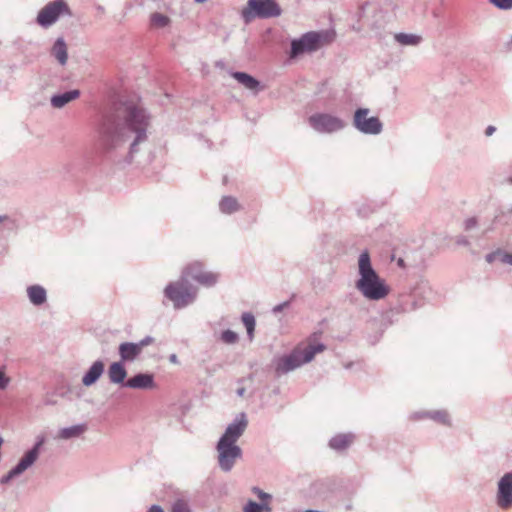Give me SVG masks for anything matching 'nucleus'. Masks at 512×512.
<instances>
[{"instance_id": "9", "label": "nucleus", "mask_w": 512, "mask_h": 512, "mask_svg": "<svg viewBox=\"0 0 512 512\" xmlns=\"http://www.w3.org/2000/svg\"><path fill=\"white\" fill-rule=\"evenodd\" d=\"M61 15H71V10L64 0H54L46 4L39 12L36 22L43 28H48L57 22Z\"/></svg>"}, {"instance_id": "48", "label": "nucleus", "mask_w": 512, "mask_h": 512, "mask_svg": "<svg viewBox=\"0 0 512 512\" xmlns=\"http://www.w3.org/2000/svg\"><path fill=\"white\" fill-rule=\"evenodd\" d=\"M196 3H204L206 2L207 0H194Z\"/></svg>"}, {"instance_id": "22", "label": "nucleus", "mask_w": 512, "mask_h": 512, "mask_svg": "<svg viewBox=\"0 0 512 512\" xmlns=\"http://www.w3.org/2000/svg\"><path fill=\"white\" fill-rule=\"evenodd\" d=\"M241 209V204L233 196H223L219 201V210L223 214L230 215L240 211Z\"/></svg>"}, {"instance_id": "8", "label": "nucleus", "mask_w": 512, "mask_h": 512, "mask_svg": "<svg viewBox=\"0 0 512 512\" xmlns=\"http://www.w3.org/2000/svg\"><path fill=\"white\" fill-rule=\"evenodd\" d=\"M44 443L45 437L43 435L38 436L32 448L26 451L19 462L7 474L1 477L0 483L8 484L12 479L20 476L29 469L38 459Z\"/></svg>"}, {"instance_id": "10", "label": "nucleus", "mask_w": 512, "mask_h": 512, "mask_svg": "<svg viewBox=\"0 0 512 512\" xmlns=\"http://www.w3.org/2000/svg\"><path fill=\"white\" fill-rule=\"evenodd\" d=\"M309 125L318 133L332 134L343 130L346 122L329 113H315L308 118Z\"/></svg>"}, {"instance_id": "16", "label": "nucleus", "mask_w": 512, "mask_h": 512, "mask_svg": "<svg viewBox=\"0 0 512 512\" xmlns=\"http://www.w3.org/2000/svg\"><path fill=\"white\" fill-rule=\"evenodd\" d=\"M87 431L85 423L60 428L55 436L58 440H71L81 437Z\"/></svg>"}, {"instance_id": "39", "label": "nucleus", "mask_w": 512, "mask_h": 512, "mask_svg": "<svg viewBox=\"0 0 512 512\" xmlns=\"http://www.w3.org/2000/svg\"><path fill=\"white\" fill-rule=\"evenodd\" d=\"M44 404L47 406H54L57 404V400H55L53 396L47 395L44 399Z\"/></svg>"}, {"instance_id": "44", "label": "nucleus", "mask_w": 512, "mask_h": 512, "mask_svg": "<svg viewBox=\"0 0 512 512\" xmlns=\"http://www.w3.org/2000/svg\"><path fill=\"white\" fill-rule=\"evenodd\" d=\"M246 389L244 387H240L236 390V394L239 397H243L245 395Z\"/></svg>"}, {"instance_id": "33", "label": "nucleus", "mask_w": 512, "mask_h": 512, "mask_svg": "<svg viewBox=\"0 0 512 512\" xmlns=\"http://www.w3.org/2000/svg\"><path fill=\"white\" fill-rule=\"evenodd\" d=\"M253 492L258 496V498L261 500V501H268V500H271L272 499V496L269 494V493H266L264 491H262L260 488L258 487H254L253 488Z\"/></svg>"}, {"instance_id": "45", "label": "nucleus", "mask_w": 512, "mask_h": 512, "mask_svg": "<svg viewBox=\"0 0 512 512\" xmlns=\"http://www.w3.org/2000/svg\"><path fill=\"white\" fill-rule=\"evenodd\" d=\"M170 361L173 362V363H176L177 362V356L175 354H172L170 356Z\"/></svg>"}, {"instance_id": "28", "label": "nucleus", "mask_w": 512, "mask_h": 512, "mask_svg": "<svg viewBox=\"0 0 512 512\" xmlns=\"http://www.w3.org/2000/svg\"><path fill=\"white\" fill-rule=\"evenodd\" d=\"M171 20L168 16L155 12L150 15V23L152 27L164 28L170 24Z\"/></svg>"}, {"instance_id": "20", "label": "nucleus", "mask_w": 512, "mask_h": 512, "mask_svg": "<svg viewBox=\"0 0 512 512\" xmlns=\"http://www.w3.org/2000/svg\"><path fill=\"white\" fill-rule=\"evenodd\" d=\"M51 55L58 61L61 66L66 65L68 61V49L64 38L59 37L51 48Z\"/></svg>"}, {"instance_id": "31", "label": "nucleus", "mask_w": 512, "mask_h": 512, "mask_svg": "<svg viewBox=\"0 0 512 512\" xmlns=\"http://www.w3.org/2000/svg\"><path fill=\"white\" fill-rule=\"evenodd\" d=\"M489 2L496 8L500 10H511L512 9V0H489Z\"/></svg>"}, {"instance_id": "27", "label": "nucleus", "mask_w": 512, "mask_h": 512, "mask_svg": "<svg viewBox=\"0 0 512 512\" xmlns=\"http://www.w3.org/2000/svg\"><path fill=\"white\" fill-rule=\"evenodd\" d=\"M241 320L246 328L248 339L252 341L254 338V331L256 326L254 315L250 312H245L242 314Z\"/></svg>"}, {"instance_id": "26", "label": "nucleus", "mask_w": 512, "mask_h": 512, "mask_svg": "<svg viewBox=\"0 0 512 512\" xmlns=\"http://www.w3.org/2000/svg\"><path fill=\"white\" fill-rule=\"evenodd\" d=\"M424 415L439 424L446 425V426L451 425L450 416L446 410L427 411L424 413Z\"/></svg>"}, {"instance_id": "11", "label": "nucleus", "mask_w": 512, "mask_h": 512, "mask_svg": "<svg viewBox=\"0 0 512 512\" xmlns=\"http://www.w3.org/2000/svg\"><path fill=\"white\" fill-rule=\"evenodd\" d=\"M368 108H358L353 117V126L359 132L366 135H378L383 130V124L376 116L368 117Z\"/></svg>"}, {"instance_id": "4", "label": "nucleus", "mask_w": 512, "mask_h": 512, "mask_svg": "<svg viewBox=\"0 0 512 512\" xmlns=\"http://www.w3.org/2000/svg\"><path fill=\"white\" fill-rule=\"evenodd\" d=\"M326 349L322 343L308 344L304 348L296 347L288 355H284L275 360V371L278 375L287 374L303 364L313 360L317 353H321Z\"/></svg>"}, {"instance_id": "1", "label": "nucleus", "mask_w": 512, "mask_h": 512, "mask_svg": "<svg viewBox=\"0 0 512 512\" xmlns=\"http://www.w3.org/2000/svg\"><path fill=\"white\" fill-rule=\"evenodd\" d=\"M150 117L140 105L126 103L115 114L103 117L99 127V142L107 152H127L128 161L147 142Z\"/></svg>"}, {"instance_id": "46", "label": "nucleus", "mask_w": 512, "mask_h": 512, "mask_svg": "<svg viewBox=\"0 0 512 512\" xmlns=\"http://www.w3.org/2000/svg\"><path fill=\"white\" fill-rule=\"evenodd\" d=\"M97 10H98L99 12H101V13H104V11H105V9H104V7H103V6H98V7H97Z\"/></svg>"}, {"instance_id": "30", "label": "nucleus", "mask_w": 512, "mask_h": 512, "mask_svg": "<svg viewBox=\"0 0 512 512\" xmlns=\"http://www.w3.org/2000/svg\"><path fill=\"white\" fill-rule=\"evenodd\" d=\"M171 512H191V509L185 500L178 499L172 504Z\"/></svg>"}, {"instance_id": "29", "label": "nucleus", "mask_w": 512, "mask_h": 512, "mask_svg": "<svg viewBox=\"0 0 512 512\" xmlns=\"http://www.w3.org/2000/svg\"><path fill=\"white\" fill-rule=\"evenodd\" d=\"M219 339L224 344L234 345L239 341V335L230 329L221 332Z\"/></svg>"}, {"instance_id": "13", "label": "nucleus", "mask_w": 512, "mask_h": 512, "mask_svg": "<svg viewBox=\"0 0 512 512\" xmlns=\"http://www.w3.org/2000/svg\"><path fill=\"white\" fill-rule=\"evenodd\" d=\"M496 504L501 509L512 508V476L505 473L497 483Z\"/></svg>"}, {"instance_id": "23", "label": "nucleus", "mask_w": 512, "mask_h": 512, "mask_svg": "<svg viewBox=\"0 0 512 512\" xmlns=\"http://www.w3.org/2000/svg\"><path fill=\"white\" fill-rule=\"evenodd\" d=\"M232 77L251 91H258L260 88V82L245 72H234Z\"/></svg>"}, {"instance_id": "50", "label": "nucleus", "mask_w": 512, "mask_h": 512, "mask_svg": "<svg viewBox=\"0 0 512 512\" xmlns=\"http://www.w3.org/2000/svg\"><path fill=\"white\" fill-rule=\"evenodd\" d=\"M3 218H4L3 216H0V222L3 220Z\"/></svg>"}, {"instance_id": "17", "label": "nucleus", "mask_w": 512, "mask_h": 512, "mask_svg": "<svg viewBox=\"0 0 512 512\" xmlns=\"http://www.w3.org/2000/svg\"><path fill=\"white\" fill-rule=\"evenodd\" d=\"M27 297L33 306H42L47 302V291L39 284L30 285L26 288Z\"/></svg>"}, {"instance_id": "51", "label": "nucleus", "mask_w": 512, "mask_h": 512, "mask_svg": "<svg viewBox=\"0 0 512 512\" xmlns=\"http://www.w3.org/2000/svg\"><path fill=\"white\" fill-rule=\"evenodd\" d=\"M511 43H512V37H511Z\"/></svg>"}, {"instance_id": "40", "label": "nucleus", "mask_w": 512, "mask_h": 512, "mask_svg": "<svg viewBox=\"0 0 512 512\" xmlns=\"http://www.w3.org/2000/svg\"><path fill=\"white\" fill-rule=\"evenodd\" d=\"M260 505V511L261 512H271L272 508L266 501H262V503H259Z\"/></svg>"}, {"instance_id": "7", "label": "nucleus", "mask_w": 512, "mask_h": 512, "mask_svg": "<svg viewBox=\"0 0 512 512\" xmlns=\"http://www.w3.org/2000/svg\"><path fill=\"white\" fill-rule=\"evenodd\" d=\"M282 14V9L276 0H248L247 7L241 12L246 24L254 18L268 19L276 18Z\"/></svg>"}, {"instance_id": "15", "label": "nucleus", "mask_w": 512, "mask_h": 512, "mask_svg": "<svg viewBox=\"0 0 512 512\" xmlns=\"http://www.w3.org/2000/svg\"><path fill=\"white\" fill-rule=\"evenodd\" d=\"M104 370L105 364L102 360L94 361L89 369L84 373L82 377V384L85 387L94 385L101 378Z\"/></svg>"}, {"instance_id": "43", "label": "nucleus", "mask_w": 512, "mask_h": 512, "mask_svg": "<svg viewBox=\"0 0 512 512\" xmlns=\"http://www.w3.org/2000/svg\"><path fill=\"white\" fill-rule=\"evenodd\" d=\"M496 131V128L492 125H489L486 129H485V135L487 137L491 136L494 132Z\"/></svg>"}, {"instance_id": "36", "label": "nucleus", "mask_w": 512, "mask_h": 512, "mask_svg": "<svg viewBox=\"0 0 512 512\" xmlns=\"http://www.w3.org/2000/svg\"><path fill=\"white\" fill-rule=\"evenodd\" d=\"M290 305L289 301H285L283 303H280L273 307L272 313L277 315L278 313L282 312L285 308H288Z\"/></svg>"}, {"instance_id": "2", "label": "nucleus", "mask_w": 512, "mask_h": 512, "mask_svg": "<svg viewBox=\"0 0 512 512\" xmlns=\"http://www.w3.org/2000/svg\"><path fill=\"white\" fill-rule=\"evenodd\" d=\"M248 426L245 413L236 416L217 442L218 465L223 472H230L236 461L242 457V449L237 445L238 439Z\"/></svg>"}, {"instance_id": "12", "label": "nucleus", "mask_w": 512, "mask_h": 512, "mask_svg": "<svg viewBox=\"0 0 512 512\" xmlns=\"http://www.w3.org/2000/svg\"><path fill=\"white\" fill-rule=\"evenodd\" d=\"M182 273L189 281L192 279L205 287L214 286L219 277L217 273L204 270L200 263L189 265Z\"/></svg>"}, {"instance_id": "32", "label": "nucleus", "mask_w": 512, "mask_h": 512, "mask_svg": "<svg viewBox=\"0 0 512 512\" xmlns=\"http://www.w3.org/2000/svg\"><path fill=\"white\" fill-rule=\"evenodd\" d=\"M243 512H261L259 503L249 500L243 507Z\"/></svg>"}, {"instance_id": "19", "label": "nucleus", "mask_w": 512, "mask_h": 512, "mask_svg": "<svg viewBox=\"0 0 512 512\" xmlns=\"http://www.w3.org/2000/svg\"><path fill=\"white\" fill-rule=\"evenodd\" d=\"M108 377L111 383L121 384L124 386L125 378L127 377V371L124 363L117 361L110 364L108 368Z\"/></svg>"}, {"instance_id": "24", "label": "nucleus", "mask_w": 512, "mask_h": 512, "mask_svg": "<svg viewBox=\"0 0 512 512\" xmlns=\"http://www.w3.org/2000/svg\"><path fill=\"white\" fill-rule=\"evenodd\" d=\"M353 439L352 434H338L330 439L329 446L334 450H344L353 442Z\"/></svg>"}, {"instance_id": "3", "label": "nucleus", "mask_w": 512, "mask_h": 512, "mask_svg": "<svg viewBox=\"0 0 512 512\" xmlns=\"http://www.w3.org/2000/svg\"><path fill=\"white\" fill-rule=\"evenodd\" d=\"M358 274L355 288L365 299L379 301L388 296L390 288L373 268L368 251H363L359 255Z\"/></svg>"}, {"instance_id": "25", "label": "nucleus", "mask_w": 512, "mask_h": 512, "mask_svg": "<svg viewBox=\"0 0 512 512\" xmlns=\"http://www.w3.org/2000/svg\"><path fill=\"white\" fill-rule=\"evenodd\" d=\"M394 39L402 46H418L421 43V36L408 33H396Z\"/></svg>"}, {"instance_id": "49", "label": "nucleus", "mask_w": 512, "mask_h": 512, "mask_svg": "<svg viewBox=\"0 0 512 512\" xmlns=\"http://www.w3.org/2000/svg\"><path fill=\"white\" fill-rule=\"evenodd\" d=\"M398 265L402 266L403 265V260L402 259H399L398 260Z\"/></svg>"}, {"instance_id": "41", "label": "nucleus", "mask_w": 512, "mask_h": 512, "mask_svg": "<svg viewBox=\"0 0 512 512\" xmlns=\"http://www.w3.org/2000/svg\"><path fill=\"white\" fill-rule=\"evenodd\" d=\"M147 512H165L163 508L157 504L152 505Z\"/></svg>"}, {"instance_id": "5", "label": "nucleus", "mask_w": 512, "mask_h": 512, "mask_svg": "<svg viewBox=\"0 0 512 512\" xmlns=\"http://www.w3.org/2000/svg\"><path fill=\"white\" fill-rule=\"evenodd\" d=\"M163 293L164 297L172 302L174 309L178 310L194 303L197 297V288L182 273L178 280L167 284Z\"/></svg>"}, {"instance_id": "21", "label": "nucleus", "mask_w": 512, "mask_h": 512, "mask_svg": "<svg viewBox=\"0 0 512 512\" xmlns=\"http://www.w3.org/2000/svg\"><path fill=\"white\" fill-rule=\"evenodd\" d=\"M80 96L78 89L69 90L64 93L55 94L51 97V105L54 108L60 109L67 105L69 102L77 99Z\"/></svg>"}, {"instance_id": "6", "label": "nucleus", "mask_w": 512, "mask_h": 512, "mask_svg": "<svg viewBox=\"0 0 512 512\" xmlns=\"http://www.w3.org/2000/svg\"><path fill=\"white\" fill-rule=\"evenodd\" d=\"M333 34L328 31H310L291 41L290 57L297 58L304 53L317 51L331 43Z\"/></svg>"}, {"instance_id": "42", "label": "nucleus", "mask_w": 512, "mask_h": 512, "mask_svg": "<svg viewBox=\"0 0 512 512\" xmlns=\"http://www.w3.org/2000/svg\"><path fill=\"white\" fill-rule=\"evenodd\" d=\"M499 252H500V251H497V252H494V253H490V254H488V255L486 256V261H487L488 263H491V262H492L496 257H498V258H499V255H498V253H499Z\"/></svg>"}, {"instance_id": "14", "label": "nucleus", "mask_w": 512, "mask_h": 512, "mask_svg": "<svg viewBox=\"0 0 512 512\" xmlns=\"http://www.w3.org/2000/svg\"><path fill=\"white\" fill-rule=\"evenodd\" d=\"M124 387L139 390H151L156 387L154 375L151 373H138L130 377Z\"/></svg>"}, {"instance_id": "47", "label": "nucleus", "mask_w": 512, "mask_h": 512, "mask_svg": "<svg viewBox=\"0 0 512 512\" xmlns=\"http://www.w3.org/2000/svg\"><path fill=\"white\" fill-rule=\"evenodd\" d=\"M458 243H459V244H467V240H465V239H460V240H458Z\"/></svg>"}, {"instance_id": "18", "label": "nucleus", "mask_w": 512, "mask_h": 512, "mask_svg": "<svg viewBox=\"0 0 512 512\" xmlns=\"http://www.w3.org/2000/svg\"><path fill=\"white\" fill-rule=\"evenodd\" d=\"M118 353L120 356V362H133L142 353L139 346L134 342H123L119 345Z\"/></svg>"}, {"instance_id": "34", "label": "nucleus", "mask_w": 512, "mask_h": 512, "mask_svg": "<svg viewBox=\"0 0 512 512\" xmlns=\"http://www.w3.org/2000/svg\"><path fill=\"white\" fill-rule=\"evenodd\" d=\"M498 255L502 263L512 265V253L499 252Z\"/></svg>"}, {"instance_id": "35", "label": "nucleus", "mask_w": 512, "mask_h": 512, "mask_svg": "<svg viewBox=\"0 0 512 512\" xmlns=\"http://www.w3.org/2000/svg\"><path fill=\"white\" fill-rule=\"evenodd\" d=\"M154 342V338L151 336H146L139 342H136V345L139 346L140 351L142 352L143 348L152 344Z\"/></svg>"}, {"instance_id": "37", "label": "nucleus", "mask_w": 512, "mask_h": 512, "mask_svg": "<svg viewBox=\"0 0 512 512\" xmlns=\"http://www.w3.org/2000/svg\"><path fill=\"white\" fill-rule=\"evenodd\" d=\"M9 378L0 370V390H4L9 384Z\"/></svg>"}, {"instance_id": "38", "label": "nucleus", "mask_w": 512, "mask_h": 512, "mask_svg": "<svg viewBox=\"0 0 512 512\" xmlns=\"http://www.w3.org/2000/svg\"><path fill=\"white\" fill-rule=\"evenodd\" d=\"M476 225H477L476 218H469L465 221V229L466 230H471V229L475 228Z\"/></svg>"}]
</instances>
